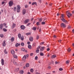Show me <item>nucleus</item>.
Returning <instances> with one entry per match:
<instances>
[{
    "instance_id": "obj_61",
    "label": "nucleus",
    "mask_w": 74,
    "mask_h": 74,
    "mask_svg": "<svg viewBox=\"0 0 74 74\" xmlns=\"http://www.w3.org/2000/svg\"><path fill=\"white\" fill-rule=\"evenodd\" d=\"M55 63L56 64H57L58 63V62L56 61L55 62Z\"/></svg>"
},
{
    "instance_id": "obj_37",
    "label": "nucleus",
    "mask_w": 74,
    "mask_h": 74,
    "mask_svg": "<svg viewBox=\"0 0 74 74\" xmlns=\"http://www.w3.org/2000/svg\"><path fill=\"white\" fill-rule=\"evenodd\" d=\"M39 37H39V36L37 35L36 36V39L37 40H38L39 38Z\"/></svg>"
},
{
    "instance_id": "obj_32",
    "label": "nucleus",
    "mask_w": 74,
    "mask_h": 74,
    "mask_svg": "<svg viewBox=\"0 0 74 74\" xmlns=\"http://www.w3.org/2000/svg\"><path fill=\"white\" fill-rule=\"evenodd\" d=\"M30 71L31 72H32V73H33V72H34V70L33 69H31Z\"/></svg>"
},
{
    "instance_id": "obj_51",
    "label": "nucleus",
    "mask_w": 74,
    "mask_h": 74,
    "mask_svg": "<svg viewBox=\"0 0 74 74\" xmlns=\"http://www.w3.org/2000/svg\"><path fill=\"white\" fill-rule=\"evenodd\" d=\"M40 46H39L37 48V49L38 50L39 49H40Z\"/></svg>"
},
{
    "instance_id": "obj_20",
    "label": "nucleus",
    "mask_w": 74,
    "mask_h": 74,
    "mask_svg": "<svg viewBox=\"0 0 74 74\" xmlns=\"http://www.w3.org/2000/svg\"><path fill=\"white\" fill-rule=\"evenodd\" d=\"M0 37H1V38H3V37H4V35L3 34H1L0 35Z\"/></svg>"
},
{
    "instance_id": "obj_19",
    "label": "nucleus",
    "mask_w": 74,
    "mask_h": 74,
    "mask_svg": "<svg viewBox=\"0 0 74 74\" xmlns=\"http://www.w3.org/2000/svg\"><path fill=\"white\" fill-rule=\"evenodd\" d=\"M56 55H52L51 57L53 59V58H56Z\"/></svg>"
},
{
    "instance_id": "obj_58",
    "label": "nucleus",
    "mask_w": 74,
    "mask_h": 74,
    "mask_svg": "<svg viewBox=\"0 0 74 74\" xmlns=\"http://www.w3.org/2000/svg\"><path fill=\"white\" fill-rule=\"evenodd\" d=\"M53 37L54 38H56V35H54L53 36Z\"/></svg>"
},
{
    "instance_id": "obj_63",
    "label": "nucleus",
    "mask_w": 74,
    "mask_h": 74,
    "mask_svg": "<svg viewBox=\"0 0 74 74\" xmlns=\"http://www.w3.org/2000/svg\"><path fill=\"white\" fill-rule=\"evenodd\" d=\"M41 28H40L39 30V32H41Z\"/></svg>"
},
{
    "instance_id": "obj_35",
    "label": "nucleus",
    "mask_w": 74,
    "mask_h": 74,
    "mask_svg": "<svg viewBox=\"0 0 74 74\" xmlns=\"http://www.w3.org/2000/svg\"><path fill=\"white\" fill-rule=\"evenodd\" d=\"M21 38V40H22V41H23V39H24V37H23V36H22Z\"/></svg>"
},
{
    "instance_id": "obj_11",
    "label": "nucleus",
    "mask_w": 74,
    "mask_h": 74,
    "mask_svg": "<svg viewBox=\"0 0 74 74\" xmlns=\"http://www.w3.org/2000/svg\"><path fill=\"white\" fill-rule=\"evenodd\" d=\"M26 55H24L23 58V60H25L26 59Z\"/></svg>"
},
{
    "instance_id": "obj_52",
    "label": "nucleus",
    "mask_w": 74,
    "mask_h": 74,
    "mask_svg": "<svg viewBox=\"0 0 74 74\" xmlns=\"http://www.w3.org/2000/svg\"><path fill=\"white\" fill-rule=\"evenodd\" d=\"M38 59V57H37V56H36L35 57V59L36 60H37V59Z\"/></svg>"
},
{
    "instance_id": "obj_34",
    "label": "nucleus",
    "mask_w": 74,
    "mask_h": 74,
    "mask_svg": "<svg viewBox=\"0 0 74 74\" xmlns=\"http://www.w3.org/2000/svg\"><path fill=\"white\" fill-rule=\"evenodd\" d=\"M39 51H40V50L37 49V50H36V53H39Z\"/></svg>"
},
{
    "instance_id": "obj_15",
    "label": "nucleus",
    "mask_w": 74,
    "mask_h": 74,
    "mask_svg": "<svg viewBox=\"0 0 74 74\" xmlns=\"http://www.w3.org/2000/svg\"><path fill=\"white\" fill-rule=\"evenodd\" d=\"M3 45V47H4V46H5V41H4L3 42L2 44Z\"/></svg>"
},
{
    "instance_id": "obj_29",
    "label": "nucleus",
    "mask_w": 74,
    "mask_h": 74,
    "mask_svg": "<svg viewBox=\"0 0 74 74\" xmlns=\"http://www.w3.org/2000/svg\"><path fill=\"white\" fill-rule=\"evenodd\" d=\"M17 8H18L17 9L20 10V9H21V7L19 5H17Z\"/></svg>"
},
{
    "instance_id": "obj_45",
    "label": "nucleus",
    "mask_w": 74,
    "mask_h": 74,
    "mask_svg": "<svg viewBox=\"0 0 74 74\" xmlns=\"http://www.w3.org/2000/svg\"><path fill=\"white\" fill-rule=\"evenodd\" d=\"M68 52H70V51H71V49H70V48H69L68 49Z\"/></svg>"
},
{
    "instance_id": "obj_7",
    "label": "nucleus",
    "mask_w": 74,
    "mask_h": 74,
    "mask_svg": "<svg viewBox=\"0 0 74 74\" xmlns=\"http://www.w3.org/2000/svg\"><path fill=\"white\" fill-rule=\"evenodd\" d=\"M29 21H30V20L29 19H27L25 21H24V23H27L28 22H29Z\"/></svg>"
},
{
    "instance_id": "obj_18",
    "label": "nucleus",
    "mask_w": 74,
    "mask_h": 74,
    "mask_svg": "<svg viewBox=\"0 0 74 74\" xmlns=\"http://www.w3.org/2000/svg\"><path fill=\"white\" fill-rule=\"evenodd\" d=\"M14 41V38L13 37L11 38V41H12V42H13Z\"/></svg>"
},
{
    "instance_id": "obj_50",
    "label": "nucleus",
    "mask_w": 74,
    "mask_h": 74,
    "mask_svg": "<svg viewBox=\"0 0 74 74\" xmlns=\"http://www.w3.org/2000/svg\"><path fill=\"white\" fill-rule=\"evenodd\" d=\"M30 33H29L26 34V35H27V36H28V35H30Z\"/></svg>"
},
{
    "instance_id": "obj_31",
    "label": "nucleus",
    "mask_w": 74,
    "mask_h": 74,
    "mask_svg": "<svg viewBox=\"0 0 74 74\" xmlns=\"http://www.w3.org/2000/svg\"><path fill=\"white\" fill-rule=\"evenodd\" d=\"M13 63L15 65H17V63H16V62L15 61H14L13 62Z\"/></svg>"
},
{
    "instance_id": "obj_22",
    "label": "nucleus",
    "mask_w": 74,
    "mask_h": 74,
    "mask_svg": "<svg viewBox=\"0 0 74 74\" xmlns=\"http://www.w3.org/2000/svg\"><path fill=\"white\" fill-rule=\"evenodd\" d=\"M18 36L19 38H21V34H18Z\"/></svg>"
},
{
    "instance_id": "obj_55",
    "label": "nucleus",
    "mask_w": 74,
    "mask_h": 74,
    "mask_svg": "<svg viewBox=\"0 0 74 74\" xmlns=\"http://www.w3.org/2000/svg\"><path fill=\"white\" fill-rule=\"evenodd\" d=\"M47 51H49L50 50V49H49V48H48L47 49Z\"/></svg>"
},
{
    "instance_id": "obj_9",
    "label": "nucleus",
    "mask_w": 74,
    "mask_h": 74,
    "mask_svg": "<svg viewBox=\"0 0 74 74\" xmlns=\"http://www.w3.org/2000/svg\"><path fill=\"white\" fill-rule=\"evenodd\" d=\"M26 14V10L25 9H24L23 11V14L25 15Z\"/></svg>"
},
{
    "instance_id": "obj_64",
    "label": "nucleus",
    "mask_w": 74,
    "mask_h": 74,
    "mask_svg": "<svg viewBox=\"0 0 74 74\" xmlns=\"http://www.w3.org/2000/svg\"><path fill=\"white\" fill-rule=\"evenodd\" d=\"M27 74H30V72H29Z\"/></svg>"
},
{
    "instance_id": "obj_33",
    "label": "nucleus",
    "mask_w": 74,
    "mask_h": 74,
    "mask_svg": "<svg viewBox=\"0 0 74 74\" xmlns=\"http://www.w3.org/2000/svg\"><path fill=\"white\" fill-rule=\"evenodd\" d=\"M4 53L5 54H7V51H6V49H5L4 50Z\"/></svg>"
},
{
    "instance_id": "obj_5",
    "label": "nucleus",
    "mask_w": 74,
    "mask_h": 74,
    "mask_svg": "<svg viewBox=\"0 0 74 74\" xmlns=\"http://www.w3.org/2000/svg\"><path fill=\"white\" fill-rule=\"evenodd\" d=\"M1 63L2 66H3L4 64V60L3 59H2L1 60Z\"/></svg>"
},
{
    "instance_id": "obj_26",
    "label": "nucleus",
    "mask_w": 74,
    "mask_h": 74,
    "mask_svg": "<svg viewBox=\"0 0 74 74\" xmlns=\"http://www.w3.org/2000/svg\"><path fill=\"white\" fill-rule=\"evenodd\" d=\"M13 10L14 11H16V7H14V8Z\"/></svg>"
},
{
    "instance_id": "obj_38",
    "label": "nucleus",
    "mask_w": 74,
    "mask_h": 74,
    "mask_svg": "<svg viewBox=\"0 0 74 74\" xmlns=\"http://www.w3.org/2000/svg\"><path fill=\"white\" fill-rule=\"evenodd\" d=\"M37 3L36 2H33L32 3V5H34V4H36Z\"/></svg>"
},
{
    "instance_id": "obj_59",
    "label": "nucleus",
    "mask_w": 74,
    "mask_h": 74,
    "mask_svg": "<svg viewBox=\"0 0 74 74\" xmlns=\"http://www.w3.org/2000/svg\"><path fill=\"white\" fill-rule=\"evenodd\" d=\"M61 41H62V40H58V42H61Z\"/></svg>"
},
{
    "instance_id": "obj_47",
    "label": "nucleus",
    "mask_w": 74,
    "mask_h": 74,
    "mask_svg": "<svg viewBox=\"0 0 74 74\" xmlns=\"http://www.w3.org/2000/svg\"><path fill=\"white\" fill-rule=\"evenodd\" d=\"M30 23H29L27 25V26H29L30 25Z\"/></svg>"
},
{
    "instance_id": "obj_42",
    "label": "nucleus",
    "mask_w": 74,
    "mask_h": 74,
    "mask_svg": "<svg viewBox=\"0 0 74 74\" xmlns=\"http://www.w3.org/2000/svg\"><path fill=\"white\" fill-rule=\"evenodd\" d=\"M20 73L21 74H23V70H21L20 71Z\"/></svg>"
},
{
    "instance_id": "obj_53",
    "label": "nucleus",
    "mask_w": 74,
    "mask_h": 74,
    "mask_svg": "<svg viewBox=\"0 0 74 74\" xmlns=\"http://www.w3.org/2000/svg\"><path fill=\"white\" fill-rule=\"evenodd\" d=\"M33 53H31L30 54V56H33Z\"/></svg>"
},
{
    "instance_id": "obj_24",
    "label": "nucleus",
    "mask_w": 74,
    "mask_h": 74,
    "mask_svg": "<svg viewBox=\"0 0 74 74\" xmlns=\"http://www.w3.org/2000/svg\"><path fill=\"white\" fill-rule=\"evenodd\" d=\"M36 29H37V28L36 27H34L32 29L34 30H36Z\"/></svg>"
},
{
    "instance_id": "obj_48",
    "label": "nucleus",
    "mask_w": 74,
    "mask_h": 74,
    "mask_svg": "<svg viewBox=\"0 0 74 74\" xmlns=\"http://www.w3.org/2000/svg\"><path fill=\"white\" fill-rule=\"evenodd\" d=\"M42 21V18H40L39 19V22H40Z\"/></svg>"
},
{
    "instance_id": "obj_62",
    "label": "nucleus",
    "mask_w": 74,
    "mask_h": 74,
    "mask_svg": "<svg viewBox=\"0 0 74 74\" xmlns=\"http://www.w3.org/2000/svg\"><path fill=\"white\" fill-rule=\"evenodd\" d=\"M72 32L73 33H74V29H73L72 30Z\"/></svg>"
},
{
    "instance_id": "obj_27",
    "label": "nucleus",
    "mask_w": 74,
    "mask_h": 74,
    "mask_svg": "<svg viewBox=\"0 0 74 74\" xmlns=\"http://www.w3.org/2000/svg\"><path fill=\"white\" fill-rule=\"evenodd\" d=\"M61 17H62V18H64V14H62L61 15Z\"/></svg>"
},
{
    "instance_id": "obj_25",
    "label": "nucleus",
    "mask_w": 74,
    "mask_h": 74,
    "mask_svg": "<svg viewBox=\"0 0 74 74\" xmlns=\"http://www.w3.org/2000/svg\"><path fill=\"white\" fill-rule=\"evenodd\" d=\"M28 47L29 49H31L32 48V46L30 45H29L28 46Z\"/></svg>"
},
{
    "instance_id": "obj_46",
    "label": "nucleus",
    "mask_w": 74,
    "mask_h": 74,
    "mask_svg": "<svg viewBox=\"0 0 74 74\" xmlns=\"http://www.w3.org/2000/svg\"><path fill=\"white\" fill-rule=\"evenodd\" d=\"M17 12H19L20 11V9H17Z\"/></svg>"
},
{
    "instance_id": "obj_14",
    "label": "nucleus",
    "mask_w": 74,
    "mask_h": 74,
    "mask_svg": "<svg viewBox=\"0 0 74 74\" xmlns=\"http://www.w3.org/2000/svg\"><path fill=\"white\" fill-rule=\"evenodd\" d=\"M16 26V25L15 23H13L12 26V28L14 29Z\"/></svg>"
},
{
    "instance_id": "obj_13",
    "label": "nucleus",
    "mask_w": 74,
    "mask_h": 74,
    "mask_svg": "<svg viewBox=\"0 0 74 74\" xmlns=\"http://www.w3.org/2000/svg\"><path fill=\"white\" fill-rule=\"evenodd\" d=\"M20 45H21V44L18 43H16L15 45L16 47H18V46H20Z\"/></svg>"
},
{
    "instance_id": "obj_36",
    "label": "nucleus",
    "mask_w": 74,
    "mask_h": 74,
    "mask_svg": "<svg viewBox=\"0 0 74 74\" xmlns=\"http://www.w3.org/2000/svg\"><path fill=\"white\" fill-rule=\"evenodd\" d=\"M40 55H41V56H44V54H43V53H40Z\"/></svg>"
},
{
    "instance_id": "obj_21",
    "label": "nucleus",
    "mask_w": 74,
    "mask_h": 74,
    "mask_svg": "<svg viewBox=\"0 0 74 74\" xmlns=\"http://www.w3.org/2000/svg\"><path fill=\"white\" fill-rule=\"evenodd\" d=\"M13 56L14 58H17V56H16L15 54H14Z\"/></svg>"
},
{
    "instance_id": "obj_1",
    "label": "nucleus",
    "mask_w": 74,
    "mask_h": 74,
    "mask_svg": "<svg viewBox=\"0 0 74 74\" xmlns=\"http://www.w3.org/2000/svg\"><path fill=\"white\" fill-rule=\"evenodd\" d=\"M66 14L67 16H68L69 18H70V16H71L72 14L70 13V12L69 11H67L66 12Z\"/></svg>"
},
{
    "instance_id": "obj_17",
    "label": "nucleus",
    "mask_w": 74,
    "mask_h": 74,
    "mask_svg": "<svg viewBox=\"0 0 74 74\" xmlns=\"http://www.w3.org/2000/svg\"><path fill=\"white\" fill-rule=\"evenodd\" d=\"M11 52L12 54H14V53H15V51H14L12 50H11Z\"/></svg>"
},
{
    "instance_id": "obj_57",
    "label": "nucleus",
    "mask_w": 74,
    "mask_h": 74,
    "mask_svg": "<svg viewBox=\"0 0 74 74\" xmlns=\"http://www.w3.org/2000/svg\"><path fill=\"white\" fill-rule=\"evenodd\" d=\"M30 42H27V44H28V45H29V44H30Z\"/></svg>"
},
{
    "instance_id": "obj_12",
    "label": "nucleus",
    "mask_w": 74,
    "mask_h": 74,
    "mask_svg": "<svg viewBox=\"0 0 74 74\" xmlns=\"http://www.w3.org/2000/svg\"><path fill=\"white\" fill-rule=\"evenodd\" d=\"M3 25L2 24H1L0 25V29H3Z\"/></svg>"
},
{
    "instance_id": "obj_41",
    "label": "nucleus",
    "mask_w": 74,
    "mask_h": 74,
    "mask_svg": "<svg viewBox=\"0 0 74 74\" xmlns=\"http://www.w3.org/2000/svg\"><path fill=\"white\" fill-rule=\"evenodd\" d=\"M36 25L38 26L39 25H40V23L39 22H37L36 23Z\"/></svg>"
},
{
    "instance_id": "obj_49",
    "label": "nucleus",
    "mask_w": 74,
    "mask_h": 74,
    "mask_svg": "<svg viewBox=\"0 0 74 74\" xmlns=\"http://www.w3.org/2000/svg\"><path fill=\"white\" fill-rule=\"evenodd\" d=\"M44 44V42H41V43H40V45H43V44Z\"/></svg>"
},
{
    "instance_id": "obj_23",
    "label": "nucleus",
    "mask_w": 74,
    "mask_h": 74,
    "mask_svg": "<svg viewBox=\"0 0 74 74\" xmlns=\"http://www.w3.org/2000/svg\"><path fill=\"white\" fill-rule=\"evenodd\" d=\"M29 66V63H27L26 65V67H28Z\"/></svg>"
},
{
    "instance_id": "obj_6",
    "label": "nucleus",
    "mask_w": 74,
    "mask_h": 74,
    "mask_svg": "<svg viewBox=\"0 0 74 74\" xmlns=\"http://www.w3.org/2000/svg\"><path fill=\"white\" fill-rule=\"evenodd\" d=\"M21 28L22 30H24L25 29V27L24 25H22L21 26Z\"/></svg>"
},
{
    "instance_id": "obj_3",
    "label": "nucleus",
    "mask_w": 74,
    "mask_h": 74,
    "mask_svg": "<svg viewBox=\"0 0 74 74\" xmlns=\"http://www.w3.org/2000/svg\"><path fill=\"white\" fill-rule=\"evenodd\" d=\"M61 20L62 21V22H64L65 23H68V22H67V20H66V19H61Z\"/></svg>"
},
{
    "instance_id": "obj_8",
    "label": "nucleus",
    "mask_w": 74,
    "mask_h": 74,
    "mask_svg": "<svg viewBox=\"0 0 74 74\" xmlns=\"http://www.w3.org/2000/svg\"><path fill=\"white\" fill-rule=\"evenodd\" d=\"M29 40L30 41H33V38L32 36H30L29 38Z\"/></svg>"
},
{
    "instance_id": "obj_4",
    "label": "nucleus",
    "mask_w": 74,
    "mask_h": 74,
    "mask_svg": "<svg viewBox=\"0 0 74 74\" xmlns=\"http://www.w3.org/2000/svg\"><path fill=\"white\" fill-rule=\"evenodd\" d=\"M61 26L63 28L66 27V25H65V24L64 23H62V24H61Z\"/></svg>"
},
{
    "instance_id": "obj_56",
    "label": "nucleus",
    "mask_w": 74,
    "mask_h": 74,
    "mask_svg": "<svg viewBox=\"0 0 74 74\" xmlns=\"http://www.w3.org/2000/svg\"><path fill=\"white\" fill-rule=\"evenodd\" d=\"M4 3H5V2H4V1H3L2 3V4H4Z\"/></svg>"
},
{
    "instance_id": "obj_60",
    "label": "nucleus",
    "mask_w": 74,
    "mask_h": 74,
    "mask_svg": "<svg viewBox=\"0 0 74 74\" xmlns=\"http://www.w3.org/2000/svg\"><path fill=\"white\" fill-rule=\"evenodd\" d=\"M25 8H27V5H25Z\"/></svg>"
},
{
    "instance_id": "obj_39",
    "label": "nucleus",
    "mask_w": 74,
    "mask_h": 74,
    "mask_svg": "<svg viewBox=\"0 0 74 74\" xmlns=\"http://www.w3.org/2000/svg\"><path fill=\"white\" fill-rule=\"evenodd\" d=\"M70 61L69 60H68L66 61V64H68L69 63Z\"/></svg>"
},
{
    "instance_id": "obj_44",
    "label": "nucleus",
    "mask_w": 74,
    "mask_h": 74,
    "mask_svg": "<svg viewBox=\"0 0 74 74\" xmlns=\"http://www.w3.org/2000/svg\"><path fill=\"white\" fill-rule=\"evenodd\" d=\"M63 70V69L62 68H60L59 69V70H60V71H62Z\"/></svg>"
},
{
    "instance_id": "obj_10",
    "label": "nucleus",
    "mask_w": 74,
    "mask_h": 74,
    "mask_svg": "<svg viewBox=\"0 0 74 74\" xmlns=\"http://www.w3.org/2000/svg\"><path fill=\"white\" fill-rule=\"evenodd\" d=\"M45 48V47H41L40 49V51H44V49Z\"/></svg>"
},
{
    "instance_id": "obj_40",
    "label": "nucleus",
    "mask_w": 74,
    "mask_h": 74,
    "mask_svg": "<svg viewBox=\"0 0 74 74\" xmlns=\"http://www.w3.org/2000/svg\"><path fill=\"white\" fill-rule=\"evenodd\" d=\"M42 25H45V22H42L41 23Z\"/></svg>"
},
{
    "instance_id": "obj_2",
    "label": "nucleus",
    "mask_w": 74,
    "mask_h": 74,
    "mask_svg": "<svg viewBox=\"0 0 74 74\" xmlns=\"http://www.w3.org/2000/svg\"><path fill=\"white\" fill-rule=\"evenodd\" d=\"M13 1H10L9 3V6L10 7H11L13 5Z\"/></svg>"
},
{
    "instance_id": "obj_16",
    "label": "nucleus",
    "mask_w": 74,
    "mask_h": 74,
    "mask_svg": "<svg viewBox=\"0 0 74 74\" xmlns=\"http://www.w3.org/2000/svg\"><path fill=\"white\" fill-rule=\"evenodd\" d=\"M22 50L23 51H24L25 52H27V51L25 50L24 48H22Z\"/></svg>"
},
{
    "instance_id": "obj_43",
    "label": "nucleus",
    "mask_w": 74,
    "mask_h": 74,
    "mask_svg": "<svg viewBox=\"0 0 74 74\" xmlns=\"http://www.w3.org/2000/svg\"><path fill=\"white\" fill-rule=\"evenodd\" d=\"M68 29H71V26H69L68 27Z\"/></svg>"
},
{
    "instance_id": "obj_54",
    "label": "nucleus",
    "mask_w": 74,
    "mask_h": 74,
    "mask_svg": "<svg viewBox=\"0 0 74 74\" xmlns=\"http://www.w3.org/2000/svg\"><path fill=\"white\" fill-rule=\"evenodd\" d=\"M3 25H4V26H6V24H5V23H3Z\"/></svg>"
},
{
    "instance_id": "obj_28",
    "label": "nucleus",
    "mask_w": 74,
    "mask_h": 74,
    "mask_svg": "<svg viewBox=\"0 0 74 74\" xmlns=\"http://www.w3.org/2000/svg\"><path fill=\"white\" fill-rule=\"evenodd\" d=\"M21 46H24V45H25V44H24V43L23 42H22L21 43Z\"/></svg>"
},
{
    "instance_id": "obj_30",
    "label": "nucleus",
    "mask_w": 74,
    "mask_h": 74,
    "mask_svg": "<svg viewBox=\"0 0 74 74\" xmlns=\"http://www.w3.org/2000/svg\"><path fill=\"white\" fill-rule=\"evenodd\" d=\"M3 30L5 32H7V29L5 28L3 29Z\"/></svg>"
}]
</instances>
